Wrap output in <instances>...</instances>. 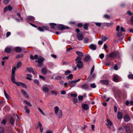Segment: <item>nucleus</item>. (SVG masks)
<instances>
[{
  "label": "nucleus",
  "mask_w": 133,
  "mask_h": 133,
  "mask_svg": "<svg viewBox=\"0 0 133 133\" xmlns=\"http://www.w3.org/2000/svg\"><path fill=\"white\" fill-rule=\"evenodd\" d=\"M90 56L89 55H88V56H86L84 59V60L85 61H86V62H88L89 60H90Z\"/></svg>",
  "instance_id": "obj_26"
},
{
  "label": "nucleus",
  "mask_w": 133,
  "mask_h": 133,
  "mask_svg": "<svg viewBox=\"0 0 133 133\" xmlns=\"http://www.w3.org/2000/svg\"><path fill=\"white\" fill-rule=\"evenodd\" d=\"M77 37L79 40H82L83 39V37L82 34H80L79 33H78L77 35Z\"/></svg>",
  "instance_id": "obj_12"
},
{
  "label": "nucleus",
  "mask_w": 133,
  "mask_h": 133,
  "mask_svg": "<svg viewBox=\"0 0 133 133\" xmlns=\"http://www.w3.org/2000/svg\"><path fill=\"white\" fill-rule=\"evenodd\" d=\"M107 122L109 125L111 126L112 125V123L111 121L109 119H107Z\"/></svg>",
  "instance_id": "obj_38"
},
{
  "label": "nucleus",
  "mask_w": 133,
  "mask_h": 133,
  "mask_svg": "<svg viewBox=\"0 0 133 133\" xmlns=\"http://www.w3.org/2000/svg\"><path fill=\"white\" fill-rule=\"evenodd\" d=\"M45 60V59L42 57L41 56L38 57L37 60H36L35 62L38 63V64L37 65L39 67H41L43 65V62Z\"/></svg>",
  "instance_id": "obj_2"
},
{
  "label": "nucleus",
  "mask_w": 133,
  "mask_h": 133,
  "mask_svg": "<svg viewBox=\"0 0 133 133\" xmlns=\"http://www.w3.org/2000/svg\"><path fill=\"white\" fill-rule=\"evenodd\" d=\"M51 28L52 29H54L55 28V27L56 26V24L55 23H51L50 24Z\"/></svg>",
  "instance_id": "obj_24"
},
{
  "label": "nucleus",
  "mask_w": 133,
  "mask_h": 133,
  "mask_svg": "<svg viewBox=\"0 0 133 133\" xmlns=\"http://www.w3.org/2000/svg\"><path fill=\"white\" fill-rule=\"evenodd\" d=\"M23 56V55L22 54H20L17 55L16 56L17 58L22 57Z\"/></svg>",
  "instance_id": "obj_44"
},
{
  "label": "nucleus",
  "mask_w": 133,
  "mask_h": 133,
  "mask_svg": "<svg viewBox=\"0 0 133 133\" xmlns=\"http://www.w3.org/2000/svg\"><path fill=\"white\" fill-rule=\"evenodd\" d=\"M88 25L87 23L85 24L83 26L84 28L86 30H88Z\"/></svg>",
  "instance_id": "obj_40"
},
{
  "label": "nucleus",
  "mask_w": 133,
  "mask_h": 133,
  "mask_svg": "<svg viewBox=\"0 0 133 133\" xmlns=\"http://www.w3.org/2000/svg\"><path fill=\"white\" fill-rule=\"evenodd\" d=\"M124 120L125 122H127L130 120V118L128 115H125L124 117Z\"/></svg>",
  "instance_id": "obj_21"
},
{
  "label": "nucleus",
  "mask_w": 133,
  "mask_h": 133,
  "mask_svg": "<svg viewBox=\"0 0 133 133\" xmlns=\"http://www.w3.org/2000/svg\"><path fill=\"white\" fill-rule=\"evenodd\" d=\"M82 59V57L78 56L75 60L77 64L76 66L79 69L82 68L83 67V63L81 61Z\"/></svg>",
  "instance_id": "obj_1"
},
{
  "label": "nucleus",
  "mask_w": 133,
  "mask_h": 133,
  "mask_svg": "<svg viewBox=\"0 0 133 133\" xmlns=\"http://www.w3.org/2000/svg\"><path fill=\"white\" fill-rule=\"evenodd\" d=\"M22 65V63L21 62H18L17 64V68L20 67Z\"/></svg>",
  "instance_id": "obj_35"
},
{
  "label": "nucleus",
  "mask_w": 133,
  "mask_h": 133,
  "mask_svg": "<svg viewBox=\"0 0 133 133\" xmlns=\"http://www.w3.org/2000/svg\"><path fill=\"white\" fill-rule=\"evenodd\" d=\"M38 109L40 113H41L43 115L45 116V114L44 113L42 110L40 108H38Z\"/></svg>",
  "instance_id": "obj_41"
},
{
  "label": "nucleus",
  "mask_w": 133,
  "mask_h": 133,
  "mask_svg": "<svg viewBox=\"0 0 133 133\" xmlns=\"http://www.w3.org/2000/svg\"><path fill=\"white\" fill-rule=\"evenodd\" d=\"M122 34V32H119L118 31V32H117V36L118 37H120Z\"/></svg>",
  "instance_id": "obj_57"
},
{
  "label": "nucleus",
  "mask_w": 133,
  "mask_h": 133,
  "mask_svg": "<svg viewBox=\"0 0 133 133\" xmlns=\"http://www.w3.org/2000/svg\"><path fill=\"white\" fill-rule=\"evenodd\" d=\"M118 54V53L116 52H112L107 55V56L110 58H113L116 57Z\"/></svg>",
  "instance_id": "obj_4"
},
{
  "label": "nucleus",
  "mask_w": 133,
  "mask_h": 133,
  "mask_svg": "<svg viewBox=\"0 0 133 133\" xmlns=\"http://www.w3.org/2000/svg\"><path fill=\"white\" fill-rule=\"evenodd\" d=\"M24 102L26 104H27L30 107L32 106V105L30 102L27 101L26 100H24Z\"/></svg>",
  "instance_id": "obj_32"
},
{
  "label": "nucleus",
  "mask_w": 133,
  "mask_h": 133,
  "mask_svg": "<svg viewBox=\"0 0 133 133\" xmlns=\"http://www.w3.org/2000/svg\"><path fill=\"white\" fill-rule=\"evenodd\" d=\"M38 29L39 31H44L43 28L41 27H39L38 28Z\"/></svg>",
  "instance_id": "obj_61"
},
{
  "label": "nucleus",
  "mask_w": 133,
  "mask_h": 133,
  "mask_svg": "<svg viewBox=\"0 0 133 133\" xmlns=\"http://www.w3.org/2000/svg\"><path fill=\"white\" fill-rule=\"evenodd\" d=\"M58 28L59 30H63L65 29H68L69 28L68 26H66L62 24L59 25L58 27Z\"/></svg>",
  "instance_id": "obj_6"
},
{
  "label": "nucleus",
  "mask_w": 133,
  "mask_h": 133,
  "mask_svg": "<svg viewBox=\"0 0 133 133\" xmlns=\"http://www.w3.org/2000/svg\"><path fill=\"white\" fill-rule=\"evenodd\" d=\"M95 69V66L94 65H93L92 67V68L91 69V71L90 72V74H91L93 73Z\"/></svg>",
  "instance_id": "obj_45"
},
{
  "label": "nucleus",
  "mask_w": 133,
  "mask_h": 133,
  "mask_svg": "<svg viewBox=\"0 0 133 133\" xmlns=\"http://www.w3.org/2000/svg\"><path fill=\"white\" fill-rule=\"evenodd\" d=\"M70 95L71 96L74 97H76L77 96V94L75 92H72L70 93Z\"/></svg>",
  "instance_id": "obj_27"
},
{
  "label": "nucleus",
  "mask_w": 133,
  "mask_h": 133,
  "mask_svg": "<svg viewBox=\"0 0 133 133\" xmlns=\"http://www.w3.org/2000/svg\"><path fill=\"white\" fill-rule=\"evenodd\" d=\"M7 7L8 8V10L9 11H11L12 10V8L10 5H9Z\"/></svg>",
  "instance_id": "obj_48"
},
{
  "label": "nucleus",
  "mask_w": 133,
  "mask_h": 133,
  "mask_svg": "<svg viewBox=\"0 0 133 133\" xmlns=\"http://www.w3.org/2000/svg\"><path fill=\"white\" fill-rule=\"evenodd\" d=\"M11 79L12 82L13 83H15L16 82V81H15V79L14 78H11Z\"/></svg>",
  "instance_id": "obj_56"
},
{
  "label": "nucleus",
  "mask_w": 133,
  "mask_h": 133,
  "mask_svg": "<svg viewBox=\"0 0 133 133\" xmlns=\"http://www.w3.org/2000/svg\"><path fill=\"white\" fill-rule=\"evenodd\" d=\"M96 76V75L94 74H91V75L88 77L87 79L89 81H91L94 79Z\"/></svg>",
  "instance_id": "obj_8"
},
{
  "label": "nucleus",
  "mask_w": 133,
  "mask_h": 133,
  "mask_svg": "<svg viewBox=\"0 0 133 133\" xmlns=\"http://www.w3.org/2000/svg\"><path fill=\"white\" fill-rule=\"evenodd\" d=\"M26 69L30 72L32 73L33 74H34V71L32 68L29 67V68H26Z\"/></svg>",
  "instance_id": "obj_18"
},
{
  "label": "nucleus",
  "mask_w": 133,
  "mask_h": 133,
  "mask_svg": "<svg viewBox=\"0 0 133 133\" xmlns=\"http://www.w3.org/2000/svg\"><path fill=\"white\" fill-rule=\"evenodd\" d=\"M104 17L107 19H109L110 18V16L107 14L104 15Z\"/></svg>",
  "instance_id": "obj_49"
},
{
  "label": "nucleus",
  "mask_w": 133,
  "mask_h": 133,
  "mask_svg": "<svg viewBox=\"0 0 133 133\" xmlns=\"http://www.w3.org/2000/svg\"><path fill=\"white\" fill-rule=\"evenodd\" d=\"M10 122L11 124L14 125V120L12 117H11L10 119Z\"/></svg>",
  "instance_id": "obj_28"
},
{
  "label": "nucleus",
  "mask_w": 133,
  "mask_h": 133,
  "mask_svg": "<svg viewBox=\"0 0 133 133\" xmlns=\"http://www.w3.org/2000/svg\"><path fill=\"white\" fill-rule=\"evenodd\" d=\"M82 108L85 110H87L89 108V106L87 104H83L82 106Z\"/></svg>",
  "instance_id": "obj_16"
},
{
  "label": "nucleus",
  "mask_w": 133,
  "mask_h": 133,
  "mask_svg": "<svg viewBox=\"0 0 133 133\" xmlns=\"http://www.w3.org/2000/svg\"><path fill=\"white\" fill-rule=\"evenodd\" d=\"M9 0H4L3 3L5 4H7L8 3Z\"/></svg>",
  "instance_id": "obj_46"
},
{
  "label": "nucleus",
  "mask_w": 133,
  "mask_h": 133,
  "mask_svg": "<svg viewBox=\"0 0 133 133\" xmlns=\"http://www.w3.org/2000/svg\"><path fill=\"white\" fill-rule=\"evenodd\" d=\"M73 78V76L72 74H70L66 78L67 80L72 79Z\"/></svg>",
  "instance_id": "obj_25"
},
{
  "label": "nucleus",
  "mask_w": 133,
  "mask_h": 133,
  "mask_svg": "<svg viewBox=\"0 0 133 133\" xmlns=\"http://www.w3.org/2000/svg\"><path fill=\"white\" fill-rule=\"evenodd\" d=\"M128 77L130 79H133V74H129L128 76Z\"/></svg>",
  "instance_id": "obj_51"
},
{
  "label": "nucleus",
  "mask_w": 133,
  "mask_h": 133,
  "mask_svg": "<svg viewBox=\"0 0 133 133\" xmlns=\"http://www.w3.org/2000/svg\"><path fill=\"white\" fill-rule=\"evenodd\" d=\"M39 77L43 80H45V77L41 75L39 76Z\"/></svg>",
  "instance_id": "obj_52"
},
{
  "label": "nucleus",
  "mask_w": 133,
  "mask_h": 133,
  "mask_svg": "<svg viewBox=\"0 0 133 133\" xmlns=\"http://www.w3.org/2000/svg\"><path fill=\"white\" fill-rule=\"evenodd\" d=\"M100 82L103 84L107 85L109 84V81L108 80H103L100 81Z\"/></svg>",
  "instance_id": "obj_14"
},
{
  "label": "nucleus",
  "mask_w": 133,
  "mask_h": 133,
  "mask_svg": "<svg viewBox=\"0 0 133 133\" xmlns=\"http://www.w3.org/2000/svg\"><path fill=\"white\" fill-rule=\"evenodd\" d=\"M81 79V78H79L75 80L70 81L68 82V84L70 87H74L76 85V83L79 81Z\"/></svg>",
  "instance_id": "obj_3"
},
{
  "label": "nucleus",
  "mask_w": 133,
  "mask_h": 133,
  "mask_svg": "<svg viewBox=\"0 0 133 133\" xmlns=\"http://www.w3.org/2000/svg\"><path fill=\"white\" fill-rule=\"evenodd\" d=\"M62 78V77L61 76L58 75L56 76L55 78L58 80H60Z\"/></svg>",
  "instance_id": "obj_39"
},
{
  "label": "nucleus",
  "mask_w": 133,
  "mask_h": 133,
  "mask_svg": "<svg viewBox=\"0 0 133 133\" xmlns=\"http://www.w3.org/2000/svg\"><path fill=\"white\" fill-rule=\"evenodd\" d=\"M21 91L23 95L25 98H29V97L28 94L23 89H22Z\"/></svg>",
  "instance_id": "obj_11"
},
{
  "label": "nucleus",
  "mask_w": 133,
  "mask_h": 133,
  "mask_svg": "<svg viewBox=\"0 0 133 133\" xmlns=\"http://www.w3.org/2000/svg\"><path fill=\"white\" fill-rule=\"evenodd\" d=\"M113 23H106L105 25L108 27H110L112 26Z\"/></svg>",
  "instance_id": "obj_34"
},
{
  "label": "nucleus",
  "mask_w": 133,
  "mask_h": 133,
  "mask_svg": "<svg viewBox=\"0 0 133 133\" xmlns=\"http://www.w3.org/2000/svg\"><path fill=\"white\" fill-rule=\"evenodd\" d=\"M25 109V112H26L29 114L30 112V110L29 108H28L27 106H26L24 107Z\"/></svg>",
  "instance_id": "obj_33"
},
{
  "label": "nucleus",
  "mask_w": 133,
  "mask_h": 133,
  "mask_svg": "<svg viewBox=\"0 0 133 133\" xmlns=\"http://www.w3.org/2000/svg\"><path fill=\"white\" fill-rule=\"evenodd\" d=\"M62 115V112L61 110H60L59 111L58 113L57 114V115L59 118H61Z\"/></svg>",
  "instance_id": "obj_19"
},
{
  "label": "nucleus",
  "mask_w": 133,
  "mask_h": 133,
  "mask_svg": "<svg viewBox=\"0 0 133 133\" xmlns=\"http://www.w3.org/2000/svg\"><path fill=\"white\" fill-rule=\"evenodd\" d=\"M34 82L37 84H38L39 83V81L37 79H34Z\"/></svg>",
  "instance_id": "obj_55"
},
{
  "label": "nucleus",
  "mask_w": 133,
  "mask_h": 133,
  "mask_svg": "<svg viewBox=\"0 0 133 133\" xmlns=\"http://www.w3.org/2000/svg\"><path fill=\"white\" fill-rule=\"evenodd\" d=\"M76 54L79 56L82 57L83 56V53L80 51H77L76 52Z\"/></svg>",
  "instance_id": "obj_22"
},
{
  "label": "nucleus",
  "mask_w": 133,
  "mask_h": 133,
  "mask_svg": "<svg viewBox=\"0 0 133 133\" xmlns=\"http://www.w3.org/2000/svg\"><path fill=\"white\" fill-rule=\"evenodd\" d=\"M113 81L116 82H120L121 80L120 77L116 75L113 76Z\"/></svg>",
  "instance_id": "obj_5"
},
{
  "label": "nucleus",
  "mask_w": 133,
  "mask_h": 133,
  "mask_svg": "<svg viewBox=\"0 0 133 133\" xmlns=\"http://www.w3.org/2000/svg\"><path fill=\"white\" fill-rule=\"evenodd\" d=\"M6 122V121L5 119H3L2 121L1 122L4 125H5Z\"/></svg>",
  "instance_id": "obj_63"
},
{
  "label": "nucleus",
  "mask_w": 133,
  "mask_h": 133,
  "mask_svg": "<svg viewBox=\"0 0 133 133\" xmlns=\"http://www.w3.org/2000/svg\"><path fill=\"white\" fill-rule=\"evenodd\" d=\"M15 51L17 52H19L22 51L21 48L20 47H16L14 48Z\"/></svg>",
  "instance_id": "obj_15"
},
{
  "label": "nucleus",
  "mask_w": 133,
  "mask_h": 133,
  "mask_svg": "<svg viewBox=\"0 0 133 133\" xmlns=\"http://www.w3.org/2000/svg\"><path fill=\"white\" fill-rule=\"evenodd\" d=\"M4 51L6 53H9L11 51V49L9 47H7L5 48Z\"/></svg>",
  "instance_id": "obj_23"
},
{
  "label": "nucleus",
  "mask_w": 133,
  "mask_h": 133,
  "mask_svg": "<svg viewBox=\"0 0 133 133\" xmlns=\"http://www.w3.org/2000/svg\"><path fill=\"white\" fill-rule=\"evenodd\" d=\"M90 86L92 88H94L96 87V85H95V83L91 84L90 85Z\"/></svg>",
  "instance_id": "obj_43"
},
{
  "label": "nucleus",
  "mask_w": 133,
  "mask_h": 133,
  "mask_svg": "<svg viewBox=\"0 0 133 133\" xmlns=\"http://www.w3.org/2000/svg\"><path fill=\"white\" fill-rule=\"evenodd\" d=\"M82 88L84 89L87 90L88 89V87L87 84H84L82 85Z\"/></svg>",
  "instance_id": "obj_37"
},
{
  "label": "nucleus",
  "mask_w": 133,
  "mask_h": 133,
  "mask_svg": "<svg viewBox=\"0 0 133 133\" xmlns=\"http://www.w3.org/2000/svg\"><path fill=\"white\" fill-rule=\"evenodd\" d=\"M16 67H14L12 69L11 78H15V72L16 70Z\"/></svg>",
  "instance_id": "obj_9"
},
{
  "label": "nucleus",
  "mask_w": 133,
  "mask_h": 133,
  "mask_svg": "<svg viewBox=\"0 0 133 133\" xmlns=\"http://www.w3.org/2000/svg\"><path fill=\"white\" fill-rule=\"evenodd\" d=\"M21 86L24 88H27V87L26 85L23 83H22Z\"/></svg>",
  "instance_id": "obj_50"
},
{
  "label": "nucleus",
  "mask_w": 133,
  "mask_h": 133,
  "mask_svg": "<svg viewBox=\"0 0 133 133\" xmlns=\"http://www.w3.org/2000/svg\"><path fill=\"white\" fill-rule=\"evenodd\" d=\"M117 117L119 119H120L122 118V114L121 112H118Z\"/></svg>",
  "instance_id": "obj_31"
},
{
  "label": "nucleus",
  "mask_w": 133,
  "mask_h": 133,
  "mask_svg": "<svg viewBox=\"0 0 133 133\" xmlns=\"http://www.w3.org/2000/svg\"><path fill=\"white\" fill-rule=\"evenodd\" d=\"M89 48L93 50H95L96 49V46L94 44H91L90 45H89Z\"/></svg>",
  "instance_id": "obj_7"
},
{
  "label": "nucleus",
  "mask_w": 133,
  "mask_h": 133,
  "mask_svg": "<svg viewBox=\"0 0 133 133\" xmlns=\"http://www.w3.org/2000/svg\"><path fill=\"white\" fill-rule=\"evenodd\" d=\"M78 98L79 100H81L83 99V97L81 96H79L78 97Z\"/></svg>",
  "instance_id": "obj_58"
},
{
  "label": "nucleus",
  "mask_w": 133,
  "mask_h": 133,
  "mask_svg": "<svg viewBox=\"0 0 133 133\" xmlns=\"http://www.w3.org/2000/svg\"><path fill=\"white\" fill-rule=\"evenodd\" d=\"M103 48L105 50L106 52H107V50H106V49L107 48V45H106V44H104V45L103 46Z\"/></svg>",
  "instance_id": "obj_59"
},
{
  "label": "nucleus",
  "mask_w": 133,
  "mask_h": 133,
  "mask_svg": "<svg viewBox=\"0 0 133 133\" xmlns=\"http://www.w3.org/2000/svg\"><path fill=\"white\" fill-rule=\"evenodd\" d=\"M38 57L37 55H35L34 56H33V55H30V58L32 60L37 59L38 58Z\"/></svg>",
  "instance_id": "obj_17"
},
{
  "label": "nucleus",
  "mask_w": 133,
  "mask_h": 133,
  "mask_svg": "<svg viewBox=\"0 0 133 133\" xmlns=\"http://www.w3.org/2000/svg\"><path fill=\"white\" fill-rule=\"evenodd\" d=\"M54 110L55 111V113L56 114H57L58 112L59 111V108L58 107L55 106L54 108Z\"/></svg>",
  "instance_id": "obj_29"
},
{
  "label": "nucleus",
  "mask_w": 133,
  "mask_h": 133,
  "mask_svg": "<svg viewBox=\"0 0 133 133\" xmlns=\"http://www.w3.org/2000/svg\"><path fill=\"white\" fill-rule=\"evenodd\" d=\"M101 38L102 41H106L107 39V37L103 35L102 36Z\"/></svg>",
  "instance_id": "obj_36"
},
{
  "label": "nucleus",
  "mask_w": 133,
  "mask_h": 133,
  "mask_svg": "<svg viewBox=\"0 0 133 133\" xmlns=\"http://www.w3.org/2000/svg\"><path fill=\"white\" fill-rule=\"evenodd\" d=\"M5 96L7 99L9 100L10 99V97L9 95L7 94H5Z\"/></svg>",
  "instance_id": "obj_54"
},
{
  "label": "nucleus",
  "mask_w": 133,
  "mask_h": 133,
  "mask_svg": "<svg viewBox=\"0 0 133 133\" xmlns=\"http://www.w3.org/2000/svg\"><path fill=\"white\" fill-rule=\"evenodd\" d=\"M0 133H4V129L2 127L0 128Z\"/></svg>",
  "instance_id": "obj_53"
},
{
  "label": "nucleus",
  "mask_w": 133,
  "mask_h": 133,
  "mask_svg": "<svg viewBox=\"0 0 133 133\" xmlns=\"http://www.w3.org/2000/svg\"><path fill=\"white\" fill-rule=\"evenodd\" d=\"M43 90L45 92H49V89L46 87H43L42 88Z\"/></svg>",
  "instance_id": "obj_20"
},
{
  "label": "nucleus",
  "mask_w": 133,
  "mask_h": 133,
  "mask_svg": "<svg viewBox=\"0 0 133 133\" xmlns=\"http://www.w3.org/2000/svg\"><path fill=\"white\" fill-rule=\"evenodd\" d=\"M71 72V71L69 70H67L65 72V75H68L69 74H70Z\"/></svg>",
  "instance_id": "obj_47"
},
{
  "label": "nucleus",
  "mask_w": 133,
  "mask_h": 133,
  "mask_svg": "<svg viewBox=\"0 0 133 133\" xmlns=\"http://www.w3.org/2000/svg\"><path fill=\"white\" fill-rule=\"evenodd\" d=\"M89 41V39L88 38H85L84 40V42L85 43H88Z\"/></svg>",
  "instance_id": "obj_42"
},
{
  "label": "nucleus",
  "mask_w": 133,
  "mask_h": 133,
  "mask_svg": "<svg viewBox=\"0 0 133 133\" xmlns=\"http://www.w3.org/2000/svg\"><path fill=\"white\" fill-rule=\"evenodd\" d=\"M42 72L45 75L46 73V71L45 68H43L42 70Z\"/></svg>",
  "instance_id": "obj_30"
},
{
  "label": "nucleus",
  "mask_w": 133,
  "mask_h": 133,
  "mask_svg": "<svg viewBox=\"0 0 133 133\" xmlns=\"http://www.w3.org/2000/svg\"><path fill=\"white\" fill-rule=\"evenodd\" d=\"M27 19L28 21H30L34 22L35 20V17L32 16H29L27 18Z\"/></svg>",
  "instance_id": "obj_10"
},
{
  "label": "nucleus",
  "mask_w": 133,
  "mask_h": 133,
  "mask_svg": "<svg viewBox=\"0 0 133 133\" xmlns=\"http://www.w3.org/2000/svg\"><path fill=\"white\" fill-rule=\"evenodd\" d=\"M124 129L125 130L126 133H130L131 129L128 126H125L124 127Z\"/></svg>",
  "instance_id": "obj_13"
},
{
  "label": "nucleus",
  "mask_w": 133,
  "mask_h": 133,
  "mask_svg": "<svg viewBox=\"0 0 133 133\" xmlns=\"http://www.w3.org/2000/svg\"><path fill=\"white\" fill-rule=\"evenodd\" d=\"M21 83H22L21 82H16L15 84H16L18 86H21Z\"/></svg>",
  "instance_id": "obj_62"
},
{
  "label": "nucleus",
  "mask_w": 133,
  "mask_h": 133,
  "mask_svg": "<svg viewBox=\"0 0 133 133\" xmlns=\"http://www.w3.org/2000/svg\"><path fill=\"white\" fill-rule=\"evenodd\" d=\"M11 33L10 32H8L6 34V36L7 37L11 35Z\"/></svg>",
  "instance_id": "obj_60"
},
{
  "label": "nucleus",
  "mask_w": 133,
  "mask_h": 133,
  "mask_svg": "<svg viewBox=\"0 0 133 133\" xmlns=\"http://www.w3.org/2000/svg\"><path fill=\"white\" fill-rule=\"evenodd\" d=\"M120 27L119 25H118L117 26L116 29V30L118 31H119V30Z\"/></svg>",
  "instance_id": "obj_64"
}]
</instances>
